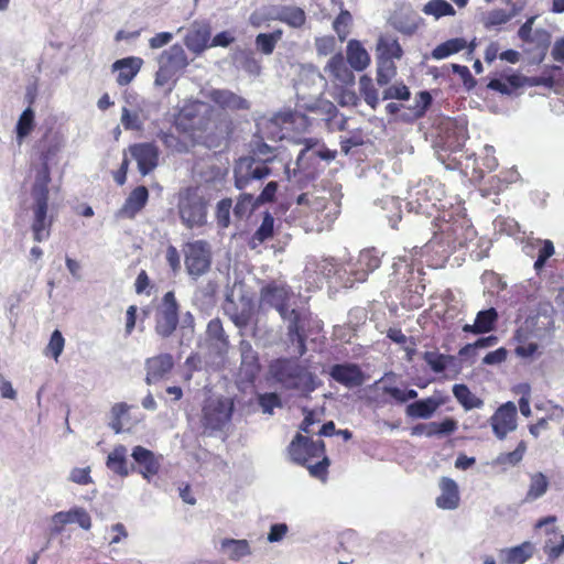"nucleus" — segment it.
Here are the masks:
<instances>
[{
	"label": "nucleus",
	"instance_id": "13d9d810",
	"mask_svg": "<svg viewBox=\"0 0 564 564\" xmlns=\"http://www.w3.org/2000/svg\"><path fill=\"white\" fill-rule=\"evenodd\" d=\"M276 149L270 147L269 144L264 143L263 141H254L252 143V153L256 160H263L267 158H273V161L278 159V154H275Z\"/></svg>",
	"mask_w": 564,
	"mask_h": 564
},
{
	"label": "nucleus",
	"instance_id": "69168bd1",
	"mask_svg": "<svg viewBox=\"0 0 564 564\" xmlns=\"http://www.w3.org/2000/svg\"><path fill=\"white\" fill-rule=\"evenodd\" d=\"M508 351L506 348L500 347L494 351L488 352L484 359L485 365H500L507 359Z\"/></svg>",
	"mask_w": 564,
	"mask_h": 564
},
{
	"label": "nucleus",
	"instance_id": "4be33fe9",
	"mask_svg": "<svg viewBox=\"0 0 564 564\" xmlns=\"http://www.w3.org/2000/svg\"><path fill=\"white\" fill-rule=\"evenodd\" d=\"M239 351L241 357L240 371L247 380L251 381L260 369L258 354L248 340L240 341Z\"/></svg>",
	"mask_w": 564,
	"mask_h": 564
},
{
	"label": "nucleus",
	"instance_id": "680f3d73",
	"mask_svg": "<svg viewBox=\"0 0 564 564\" xmlns=\"http://www.w3.org/2000/svg\"><path fill=\"white\" fill-rule=\"evenodd\" d=\"M68 479L78 485H88L93 482L90 477V467L73 468L69 473Z\"/></svg>",
	"mask_w": 564,
	"mask_h": 564
},
{
	"label": "nucleus",
	"instance_id": "6ab92c4d",
	"mask_svg": "<svg viewBox=\"0 0 564 564\" xmlns=\"http://www.w3.org/2000/svg\"><path fill=\"white\" fill-rule=\"evenodd\" d=\"M174 366L173 357L170 354H161L145 360V381L152 384L167 375Z\"/></svg>",
	"mask_w": 564,
	"mask_h": 564
},
{
	"label": "nucleus",
	"instance_id": "f257e3e1",
	"mask_svg": "<svg viewBox=\"0 0 564 564\" xmlns=\"http://www.w3.org/2000/svg\"><path fill=\"white\" fill-rule=\"evenodd\" d=\"M290 291L284 284L271 283L262 288L261 302L278 310L281 317L288 322V335L292 343H297L300 356L305 354L304 317L296 310L289 311L285 303Z\"/></svg>",
	"mask_w": 564,
	"mask_h": 564
},
{
	"label": "nucleus",
	"instance_id": "423d86ee",
	"mask_svg": "<svg viewBox=\"0 0 564 564\" xmlns=\"http://www.w3.org/2000/svg\"><path fill=\"white\" fill-rule=\"evenodd\" d=\"M273 158L256 160V158H240L234 166L235 187L239 191L252 187L254 183L261 182L271 174L269 163Z\"/></svg>",
	"mask_w": 564,
	"mask_h": 564
},
{
	"label": "nucleus",
	"instance_id": "603ef678",
	"mask_svg": "<svg viewBox=\"0 0 564 564\" xmlns=\"http://www.w3.org/2000/svg\"><path fill=\"white\" fill-rule=\"evenodd\" d=\"M497 319H498V313L494 307H491V308L478 312L475 321L478 325L479 330L482 334V333H488V332L492 330Z\"/></svg>",
	"mask_w": 564,
	"mask_h": 564
},
{
	"label": "nucleus",
	"instance_id": "a18cd8bd",
	"mask_svg": "<svg viewBox=\"0 0 564 564\" xmlns=\"http://www.w3.org/2000/svg\"><path fill=\"white\" fill-rule=\"evenodd\" d=\"M282 37V31L276 30L272 33H260L256 37V45L259 51H261L265 55H270L273 53L276 43Z\"/></svg>",
	"mask_w": 564,
	"mask_h": 564
},
{
	"label": "nucleus",
	"instance_id": "7c9ffc66",
	"mask_svg": "<svg viewBox=\"0 0 564 564\" xmlns=\"http://www.w3.org/2000/svg\"><path fill=\"white\" fill-rule=\"evenodd\" d=\"M441 401L435 398H426L415 401L406 406V414L411 417L430 419L440 408Z\"/></svg>",
	"mask_w": 564,
	"mask_h": 564
},
{
	"label": "nucleus",
	"instance_id": "4468645a",
	"mask_svg": "<svg viewBox=\"0 0 564 564\" xmlns=\"http://www.w3.org/2000/svg\"><path fill=\"white\" fill-rule=\"evenodd\" d=\"M129 151L137 161L139 172L142 175L149 174L158 166L160 152L154 143L133 144L129 148Z\"/></svg>",
	"mask_w": 564,
	"mask_h": 564
},
{
	"label": "nucleus",
	"instance_id": "37998d69",
	"mask_svg": "<svg viewBox=\"0 0 564 564\" xmlns=\"http://www.w3.org/2000/svg\"><path fill=\"white\" fill-rule=\"evenodd\" d=\"M397 75V66L390 58H378L376 80L379 86L388 85Z\"/></svg>",
	"mask_w": 564,
	"mask_h": 564
},
{
	"label": "nucleus",
	"instance_id": "9b49d317",
	"mask_svg": "<svg viewBox=\"0 0 564 564\" xmlns=\"http://www.w3.org/2000/svg\"><path fill=\"white\" fill-rule=\"evenodd\" d=\"M185 265L189 275L198 278L205 274L212 263L209 245L204 240L189 242L185 247Z\"/></svg>",
	"mask_w": 564,
	"mask_h": 564
},
{
	"label": "nucleus",
	"instance_id": "7ed1b4c3",
	"mask_svg": "<svg viewBox=\"0 0 564 564\" xmlns=\"http://www.w3.org/2000/svg\"><path fill=\"white\" fill-rule=\"evenodd\" d=\"M213 112L214 110L208 104L200 100H191L181 109L176 118V124L184 131L202 132L206 138L215 135L218 139H226L229 133L228 126L221 129L219 133H214L210 130Z\"/></svg>",
	"mask_w": 564,
	"mask_h": 564
},
{
	"label": "nucleus",
	"instance_id": "4d7b16f0",
	"mask_svg": "<svg viewBox=\"0 0 564 564\" xmlns=\"http://www.w3.org/2000/svg\"><path fill=\"white\" fill-rule=\"evenodd\" d=\"M258 403L265 414H273L275 408L282 406L281 398L276 393H263L258 397Z\"/></svg>",
	"mask_w": 564,
	"mask_h": 564
},
{
	"label": "nucleus",
	"instance_id": "f8f14e48",
	"mask_svg": "<svg viewBox=\"0 0 564 564\" xmlns=\"http://www.w3.org/2000/svg\"><path fill=\"white\" fill-rule=\"evenodd\" d=\"M205 97L225 111H248L251 108L248 99L226 88H212L205 93Z\"/></svg>",
	"mask_w": 564,
	"mask_h": 564
},
{
	"label": "nucleus",
	"instance_id": "4c0bfd02",
	"mask_svg": "<svg viewBox=\"0 0 564 564\" xmlns=\"http://www.w3.org/2000/svg\"><path fill=\"white\" fill-rule=\"evenodd\" d=\"M453 394L465 410L479 409L484 401L476 397L466 384H455Z\"/></svg>",
	"mask_w": 564,
	"mask_h": 564
},
{
	"label": "nucleus",
	"instance_id": "c03bdc74",
	"mask_svg": "<svg viewBox=\"0 0 564 564\" xmlns=\"http://www.w3.org/2000/svg\"><path fill=\"white\" fill-rule=\"evenodd\" d=\"M423 12L440 19L446 15H454L455 9L446 0H431L423 7Z\"/></svg>",
	"mask_w": 564,
	"mask_h": 564
},
{
	"label": "nucleus",
	"instance_id": "79ce46f5",
	"mask_svg": "<svg viewBox=\"0 0 564 564\" xmlns=\"http://www.w3.org/2000/svg\"><path fill=\"white\" fill-rule=\"evenodd\" d=\"M359 90L366 104L375 110L379 105V94L368 75H362L359 78Z\"/></svg>",
	"mask_w": 564,
	"mask_h": 564
},
{
	"label": "nucleus",
	"instance_id": "58836bf2",
	"mask_svg": "<svg viewBox=\"0 0 564 564\" xmlns=\"http://www.w3.org/2000/svg\"><path fill=\"white\" fill-rule=\"evenodd\" d=\"M549 488V480L542 473L531 475L530 485L525 495V501L532 502L541 498Z\"/></svg>",
	"mask_w": 564,
	"mask_h": 564
},
{
	"label": "nucleus",
	"instance_id": "a878e982",
	"mask_svg": "<svg viewBox=\"0 0 564 564\" xmlns=\"http://www.w3.org/2000/svg\"><path fill=\"white\" fill-rule=\"evenodd\" d=\"M318 144V141L315 139H305L304 145L305 148L301 150L300 154L297 155L296 160V167L299 170H305L308 167L310 161L316 160V159H323V160H332L334 159V154L329 150H315V147Z\"/></svg>",
	"mask_w": 564,
	"mask_h": 564
},
{
	"label": "nucleus",
	"instance_id": "09e8293b",
	"mask_svg": "<svg viewBox=\"0 0 564 564\" xmlns=\"http://www.w3.org/2000/svg\"><path fill=\"white\" fill-rule=\"evenodd\" d=\"M34 126V111L26 108L20 116L17 123V138L21 143L22 140L30 134Z\"/></svg>",
	"mask_w": 564,
	"mask_h": 564
},
{
	"label": "nucleus",
	"instance_id": "c85d7f7f",
	"mask_svg": "<svg viewBox=\"0 0 564 564\" xmlns=\"http://www.w3.org/2000/svg\"><path fill=\"white\" fill-rule=\"evenodd\" d=\"M56 522L58 524L78 523V525L84 530H89L91 528V518L89 513L82 507H75L67 511H59L55 513Z\"/></svg>",
	"mask_w": 564,
	"mask_h": 564
},
{
	"label": "nucleus",
	"instance_id": "bf43d9fd",
	"mask_svg": "<svg viewBox=\"0 0 564 564\" xmlns=\"http://www.w3.org/2000/svg\"><path fill=\"white\" fill-rule=\"evenodd\" d=\"M410 97V90L409 88L402 84H395L384 89L382 99H399V100H406Z\"/></svg>",
	"mask_w": 564,
	"mask_h": 564
},
{
	"label": "nucleus",
	"instance_id": "aec40b11",
	"mask_svg": "<svg viewBox=\"0 0 564 564\" xmlns=\"http://www.w3.org/2000/svg\"><path fill=\"white\" fill-rule=\"evenodd\" d=\"M131 456L134 462L140 465V474L148 481H150L152 477L159 473L160 459L154 455L153 452L142 446H135L132 449Z\"/></svg>",
	"mask_w": 564,
	"mask_h": 564
},
{
	"label": "nucleus",
	"instance_id": "de8ad7c7",
	"mask_svg": "<svg viewBox=\"0 0 564 564\" xmlns=\"http://www.w3.org/2000/svg\"><path fill=\"white\" fill-rule=\"evenodd\" d=\"M423 359L434 372L441 373L446 369L448 362L453 360V357L436 351H425Z\"/></svg>",
	"mask_w": 564,
	"mask_h": 564
},
{
	"label": "nucleus",
	"instance_id": "f3484780",
	"mask_svg": "<svg viewBox=\"0 0 564 564\" xmlns=\"http://www.w3.org/2000/svg\"><path fill=\"white\" fill-rule=\"evenodd\" d=\"M332 378L346 388H356L365 382V376L359 366L355 364L334 365L330 369Z\"/></svg>",
	"mask_w": 564,
	"mask_h": 564
},
{
	"label": "nucleus",
	"instance_id": "cd10ccee",
	"mask_svg": "<svg viewBox=\"0 0 564 564\" xmlns=\"http://www.w3.org/2000/svg\"><path fill=\"white\" fill-rule=\"evenodd\" d=\"M206 335L210 346L218 354H223L227 350L229 340L219 318H213L209 321L207 324Z\"/></svg>",
	"mask_w": 564,
	"mask_h": 564
},
{
	"label": "nucleus",
	"instance_id": "774afa93",
	"mask_svg": "<svg viewBox=\"0 0 564 564\" xmlns=\"http://www.w3.org/2000/svg\"><path fill=\"white\" fill-rule=\"evenodd\" d=\"M334 37L332 36H323L316 39L315 46L316 51L319 55H327L329 54L334 48Z\"/></svg>",
	"mask_w": 564,
	"mask_h": 564
},
{
	"label": "nucleus",
	"instance_id": "c756f323",
	"mask_svg": "<svg viewBox=\"0 0 564 564\" xmlns=\"http://www.w3.org/2000/svg\"><path fill=\"white\" fill-rule=\"evenodd\" d=\"M380 262V258L373 249L362 250L359 253L357 269L354 272L356 275L355 280L359 282L365 281L369 272L379 268Z\"/></svg>",
	"mask_w": 564,
	"mask_h": 564
},
{
	"label": "nucleus",
	"instance_id": "6e6552de",
	"mask_svg": "<svg viewBox=\"0 0 564 564\" xmlns=\"http://www.w3.org/2000/svg\"><path fill=\"white\" fill-rule=\"evenodd\" d=\"M234 403L226 398H209L202 410V424L205 430L219 431L231 419Z\"/></svg>",
	"mask_w": 564,
	"mask_h": 564
},
{
	"label": "nucleus",
	"instance_id": "a19ab883",
	"mask_svg": "<svg viewBox=\"0 0 564 564\" xmlns=\"http://www.w3.org/2000/svg\"><path fill=\"white\" fill-rule=\"evenodd\" d=\"M259 206L257 198L250 193H242L237 197L234 206V216L238 219L247 218Z\"/></svg>",
	"mask_w": 564,
	"mask_h": 564
},
{
	"label": "nucleus",
	"instance_id": "39448f33",
	"mask_svg": "<svg viewBox=\"0 0 564 564\" xmlns=\"http://www.w3.org/2000/svg\"><path fill=\"white\" fill-rule=\"evenodd\" d=\"M296 204L300 214L315 215L317 224H312L310 230L322 231L325 227H329L337 214V212L325 213L329 205L325 189L303 193L296 198Z\"/></svg>",
	"mask_w": 564,
	"mask_h": 564
},
{
	"label": "nucleus",
	"instance_id": "8fccbe9b",
	"mask_svg": "<svg viewBox=\"0 0 564 564\" xmlns=\"http://www.w3.org/2000/svg\"><path fill=\"white\" fill-rule=\"evenodd\" d=\"M305 441H307V437L302 434H296L289 445V455L291 459L300 465H304L306 463Z\"/></svg>",
	"mask_w": 564,
	"mask_h": 564
},
{
	"label": "nucleus",
	"instance_id": "dca6fc26",
	"mask_svg": "<svg viewBox=\"0 0 564 564\" xmlns=\"http://www.w3.org/2000/svg\"><path fill=\"white\" fill-rule=\"evenodd\" d=\"M224 310L238 328H243L251 319L253 305L251 300L245 296H240L237 302L228 296Z\"/></svg>",
	"mask_w": 564,
	"mask_h": 564
},
{
	"label": "nucleus",
	"instance_id": "ddd939ff",
	"mask_svg": "<svg viewBox=\"0 0 564 564\" xmlns=\"http://www.w3.org/2000/svg\"><path fill=\"white\" fill-rule=\"evenodd\" d=\"M491 427L495 435L503 440L508 433L517 429V406L509 401L502 404L491 416Z\"/></svg>",
	"mask_w": 564,
	"mask_h": 564
},
{
	"label": "nucleus",
	"instance_id": "338daca9",
	"mask_svg": "<svg viewBox=\"0 0 564 564\" xmlns=\"http://www.w3.org/2000/svg\"><path fill=\"white\" fill-rule=\"evenodd\" d=\"M524 452L525 445L523 442H521L513 452L502 455L500 457V462L503 464L516 465L522 459Z\"/></svg>",
	"mask_w": 564,
	"mask_h": 564
},
{
	"label": "nucleus",
	"instance_id": "9d476101",
	"mask_svg": "<svg viewBox=\"0 0 564 564\" xmlns=\"http://www.w3.org/2000/svg\"><path fill=\"white\" fill-rule=\"evenodd\" d=\"M178 324V304L174 292H166L155 316V332L163 338L170 337Z\"/></svg>",
	"mask_w": 564,
	"mask_h": 564
},
{
	"label": "nucleus",
	"instance_id": "20e7f679",
	"mask_svg": "<svg viewBox=\"0 0 564 564\" xmlns=\"http://www.w3.org/2000/svg\"><path fill=\"white\" fill-rule=\"evenodd\" d=\"M269 376L285 389L311 392L315 389L314 376L293 359H275L269 366Z\"/></svg>",
	"mask_w": 564,
	"mask_h": 564
},
{
	"label": "nucleus",
	"instance_id": "49530a36",
	"mask_svg": "<svg viewBox=\"0 0 564 564\" xmlns=\"http://www.w3.org/2000/svg\"><path fill=\"white\" fill-rule=\"evenodd\" d=\"M352 17L348 10H341L333 22V29L340 42H344L350 33Z\"/></svg>",
	"mask_w": 564,
	"mask_h": 564
},
{
	"label": "nucleus",
	"instance_id": "1a4fd4ad",
	"mask_svg": "<svg viewBox=\"0 0 564 564\" xmlns=\"http://www.w3.org/2000/svg\"><path fill=\"white\" fill-rule=\"evenodd\" d=\"M178 214L187 228L203 226L207 217L206 203L203 197L188 189L180 198Z\"/></svg>",
	"mask_w": 564,
	"mask_h": 564
},
{
	"label": "nucleus",
	"instance_id": "ea45409f",
	"mask_svg": "<svg viewBox=\"0 0 564 564\" xmlns=\"http://www.w3.org/2000/svg\"><path fill=\"white\" fill-rule=\"evenodd\" d=\"M467 43L464 39L455 37L451 39L440 45H437L433 52L432 57L434 59H443L452 54L458 53L466 47Z\"/></svg>",
	"mask_w": 564,
	"mask_h": 564
},
{
	"label": "nucleus",
	"instance_id": "3c124183",
	"mask_svg": "<svg viewBox=\"0 0 564 564\" xmlns=\"http://www.w3.org/2000/svg\"><path fill=\"white\" fill-rule=\"evenodd\" d=\"M121 124L126 130H141L143 128L144 118L140 116L139 110H130L126 107L122 108Z\"/></svg>",
	"mask_w": 564,
	"mask_h": 564
},
{
	"label": "nucleus",
	"instance_id": "0eeeda50",
	"mask_svg": "<svg viewBox=\"0 0 564 564\" xmlns=\"http://www.w3.org/2000/svg\"><path fill=\"white\" fill-rule=\"evenodd\" d=\"M159 69L155 74L154 84L164 86L182 72L187 65V56L184 48L178 45H172L163 51L159 57Z\"/></svg>",
	"mask_w": 564,
	"mask_h": 564
},
{
	"label": "nucleus",
	"instance_id": "052dcab7",
	"mask_svg": "<svg viewBox=\"0 0 564 564\" xmlns=\"http://www.w3.org/2000/svg\"><path fill=\"white\" fill-rule=\"evenodd\" d=\"M430 429L434 431V435H448L457 429V423L453 419H446L442 423L431 422Z\"/></svg>",
	"mask_w": 564,
	"mask_h": 564
},
{
	"label": "nucleus",
	"instance_id": "bb28decb",
	"mask_svg": "<svg viewBox=\"0 0 564 564\" xmlns=\"http://www.w3.org/2000/svg\"><path fill=\"white\" fill-rule=\"evenodd\" d=\"M347 63L350 68L361 72L370 64V55L357 40H350L346 47Z\"/></svg>",
	"mask_w": 564,
	"mask_h": 564
},
{
	"label": "nucleus",
	"instance_id": "412c9836",
	"mask_svg": "<svg viewBox=\"0 0 564 564\" xmlns=\"http://www.w3.org/2000/svg\"><path fill=\"white\" fill-rule=\"evenodd\" d=\"M441 494L436 498V506L443 510H454L459 505V490L455 480L442 477L438 484Z\"/></svg>",
	"mask_w": 564,
	"mask_h": 564
},
{
	"label": "nucleus",
	"instance_id": "e433bc0d",
	"mask_svg": "<svg viewBox=\"0 0 564 564\" xmlns=\"http://www.w3.org/2000/svg\"><path fill=\"white\" fill-rule=\"evenodd\" d=\"M221 550L232 561H239L251 554V549L247 540L225 539L221 541Z\"/></svg>",
	"mask_w": 564,
	"mask_h": 564
},
{
	"label": "nucleus",
	"instance_id": "b1692460",
	"mask_svg": "<svg viewBox=\"0 0 564 564\" xmlns=\"http://www.w3.org/2000/svg\"><path fill=\"white\" fill-rule=\"evenodd\" d=\"M210 39V29L206 23L195 22L185 36V44L194 53H200L207 47Z\"/></svg>",
	"mask_w": 564,
	"mask_h": 564
},
{
	"label": "nucleus",
	"instance_id": "f03ea898",
	"mask_svg": "<svg viewBox=\"0 0 564 564\" xmlns=\"http://www.w3.org/2000/svg\"><path fill=\"white\" fill-rule=\"evenodd\" d=\"M50 181L48 166L47 164H43L36 174L35 182L32 187V198L34 203L32 206L33 218L31 230L33 239L36 242L45 241L51 235L53 217L47 214Z\"/></svg>",
	"mask_w": 564,
	"mask_h": 564
},
{
	"label": "nucleus",
	"instance_id": "393cba45",
	"mask_svg": "<svg viewBox=\"0 0 564 564\" xmlns=\"http://www.w3.org/2000/svg\"><path fill=\"white\" fill-rule=\"evenodd\" d=\"M143 61L140 57H126L118 59L112 64V69L118 72L117 83L120 86H126L132 82V79L139 73Z\"/></svg>",
	"mask_w": 564,
	"mask_h": 564
},
{
	"label": "nucleus",
	"instance_id": "5fc2aeb1",
	"mask_svg": "<svg viewBox=\"0 0 564 564\" xmlns=\"http://www.w3.org/2000/svg\"><path fill=\"white\" fill-rule=\"evenodd\" d=\"M232 208L231 198H224L217 203L216 220L220 228H228L230 225V210Z\"/></svg>",
	"mask_w": 564,
	"mask_h": 564
},
{
	"label": "nucleus",
	"instance_id": "f704fd0d",
	"mask_svg": "<svg viewBox=\"0 0 564 564\" xmlns=\"http://www.w3.org/2000/svg\"><path fill=\"white\" fill-rule=\"evenodd\" d=\"M534 546L531 542L506 549L501 553L509 564H523L533 555Z\"/></svg>",
	"mask_w": 564,
	"mask_h": 564
},
{
	"label": "nucleus",
	"instance_id": "e2e57ef3",
	"mask_svg": "<svg viewBox=\"0 0 564 564\" xmlns=\"http://www.w3.org/2000/svg\"><path fill=\"white\" fill-rule=\"evenodd\" d=\"M278 188H279V184L276 182H274V181L269 182L264 186V188L262 189L260 195L258 197H256L257 200H258V204L261 205V204H264V203L273 202Z\"/></svg>",
	"mask_w": 564,
	"mask_h": 564
},
{
	"label": "nucleus",
	"instance_id": "2f4dec72",
	"mask_svg": "<svg viewBox=\"0 0 564 564\" xmlns=\"http://www.w3.org/2000/svg\"><path fill=\"white\" fill-rule=\"evenodd\" d=\"M270 17L284 22L292 28H301L306 21L304 10L299 7H282L274 13H270Z\"/></svg>",
	"mask_w": 564,
	"mask_h": 564
},
{
	"label": "nucleus",
	"instance_id": "c9c22d12",
	"mask_svg": "<svg viewBox=\"0 0 564 564\" xmlns=\"http://www.w3.org/2000/svg\"><path fill=\"white\" fill-rule=\"evenodd\" d=\"M274 232V217L265 212L260 227L254 231L250 239V247L256 249L258 246L263 243L265 240L273 237Z\"/></svg>",
	"mask_w": 564,
	"mask_h": 564
},
{
	"label": "nucleus",
	"instance_id": "5701e85b",
	"mask_svg": "<svg viewBox=\"0 0 564 564\" xmlns=\"http://www.w3.org/2000/svg\"><path fill=\"white\" fill-rule=\"evenodd\" d=\"M149 192L144 186H138L127 197L123 206L119 209L118 216L133 218L147 204Z\"/></svg>",
	"mask_w": 564,
	"mask_h": 564
},
{
	"label": "nucleus",
	"instance_id": "473e14b6",
	"mask_svg": "<svg viewBox=\"0 0 564 564\" xmlns=\"http://www.w3.org/2000/svg\"><path fill=\"white\" fill-rule=\"evenodd\" d=\"M127 448L123 445L116 446L107 457V467L119 476L126 477L129 475L127 466Z\"/></svg>",
	"mask_w": 564,
	"mask_h": 564
},
{
	"label": "nucleus",
	"instance_id": "6e6d98bb",
	"mask_svg": "<svg viewBox=\"0 0 564 564\" xmlns=\"http://www.w3.org/2000/svg\"><path fill=\"white\" fill-rule=\"evenodd\" d=\"M65 346V339L58 329H55L50 338L46 346L45 354L57 360L63 352Z\"/></svg>",
	"mask_w": 564,
	"mask_h": 564
},
{
	"label": "nucleus",
	"instance_id": "72a5a7b5",
	"mask_svg": "<svg viewBox=\"0 0 564 564\" xmlns=\"http://www.w3.org/2000/svg\"><path fill=\"white\" fill-rule=\"evenodd\" d=\"M378 58H390V61L400 59L403 50L398 40L391 35H381L377 43Z\"/></svg>",
	"mask_w": 564,
	"mask_h": 564
},
{
	"label": "nucleus",
	"instance_id": "0e129e2a",
	"mask_svg": "<svg viewBox=\"0 0 564 564\" xmlns=\"http://www.w3.org/2000/svg\"><path fill=\"white\" fill-rule=\"evenodd\" d=\"M288 531L289 527L285 523L272 524L267 539L270 543L280 542L284 539Z\"/></svg>",
	"mask_w": 564,
	"mask_h": 564
},
{
	"label": "nucleus",
	"instance_id": "2eb2a0df",
	"mask_svg": "<svg viewBox=\"0 0 564 564\" xmlns=\"http://www.w3.org/2000/svg\"><path fill=\"white\" fill-rule=\"evenodd\" d=\"M351 69L347 66V62L340 53L333 55L324 67V72L330 76L332 82L337 87H347L355 84V75Z\"/></svg>",
	"mask_w": 564,
	"mask_h": 564
},
{
	"label": "nucleus",
	"instance_id": "864d4df0",
	"mask_svg": "<svg viewBox=\"0 0 564 564\" xmlns=\"http://www.w3.org/2000/svg\"><path fill=\"white\" fill-rule=\"evenodd\" d=\"M536 243L540 248L538 259L535 260L533 268L539 272L544 268L546 260L554 254L555 250L551 240L536 239Z\"/></svg>",
	"mask_w": 564,
	"mask_h": 564
},
{
	"label": "nucleus",
	"instance_id": "a211bd4d",
	"mask_svg": "<svg viewBox=\"0 0 564 564\" xmlns=\"http://www.w3.org/2000/svg\"><path fill=\"white\" fill-rule=\"evenodd\" d=\"M327 87V80L317 67L304 65L301 68L297 91L305 94L313 89V94L321 95Z\"/></svg>",
	"mask_w": 564,
	"mask_h": 564
}]
</instances>
